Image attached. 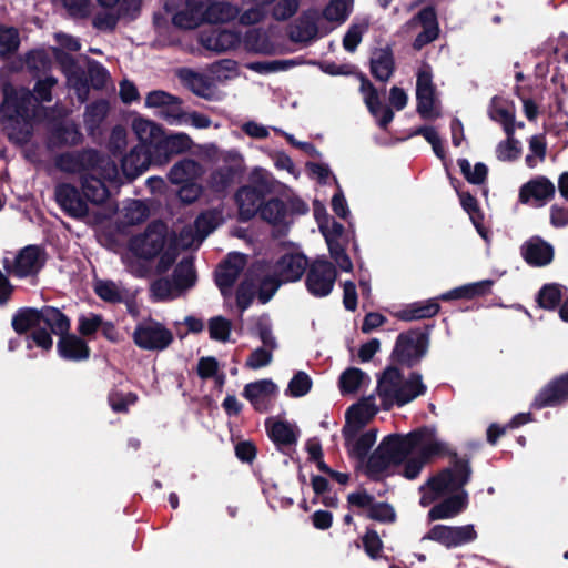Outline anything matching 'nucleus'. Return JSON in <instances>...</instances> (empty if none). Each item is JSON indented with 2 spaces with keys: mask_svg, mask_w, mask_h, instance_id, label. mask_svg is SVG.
I'll return each instance as SVG.
<instances>
[{
  "mask_svg": "<svg viewBox=\"0 0 568 568\" xmlns=\"http://www.w3.org/2000/svg\"><path fill=\"white\" fill-rule=\"evenodd\" d=\"M58 84L53 75L39 79L33 90L27 87L16 88L6 82L0 90L3 97L0 103V121L8 139L17 144H27L33 135V101L37 103L51 102L52 89Z\"/></svg>",
  "mask_w": 568,
  "mask_h": 568,
  "instance_id": "obj_1",
  "label": "nucleus"
},
{
  "mask_svg": "<svg viewBox=\"0 0 568 568\" xmlns=\"http://www.w3.org/2000/svg\"><path fill=\"white\" fill-rule=\"evenodd\" d=\"M420 443L415 450L429 463L434 457L449 456L450 465L443 468L427 480V486L436 497L445 496L447 491H455L465 487L471 478L473 469L470 458L467 455L458 456L456 452L448 449L443 442L436 440V429L430 426H420L412 432H420Z\"/></svg>",
  "mask_w": 568,
  "mask_h": 568,
  "instance_id": "obj_2",
  "label": "nucleus"
},
{
  "mask_svg": "<svg viewBox=\"0 0 568 568\" xmlns=\"http://www.w3.org/2000/svg\"><path fill=\"white\" fill-rule=\"evenodd\" d=\"M11 326L18 335L27 334L33 329L29 337L43 351L53 346L52 335L62 336L71 329V320L60 308L43 305L37 307H21L12 316Z\"/></svg>",
  "mask_w": 568,
  "mask_h": 568,
  "instance_id": "obj_3",
  "label": "nucleus"
},
{
  "mask_svg": "<svg viewBox=\"0 0 568 568\" xmlns=\"http://www.w3.org/2000/svg\"><path fill=\"white\" fill-rule=\"evenodd\" d=\"M132 129L139 141L148 144L154 165L169 163L173 156L187 152L193 145L189 134L166 133L162 125L143 118L134 119Z\"/></svg>",
  "mask_w": 568,
  "mask_h": 568,
  "instance_id": "obj_4",
  "label": "nucleus"
},
{
  "mask_svg": "<svg viewBox=\"0 0 568 568\" xmlns=\"http://www.w3.org/2000/svg\"><path fill=\"white\" fill-rule=\"evenodd\" d=\"M422 436V430L385 436L367 459L366 476L373 481H379L390 466L402 465L415 452Z\"/></svg>",
  "mask_w": 568,
  "mask_h": 568,
  "instance_id": "obj_5",
  "label": "nucleus"
},
{
  "mask_svg": "<svg viewBox=\"0 0 568 568\" xmlns=\"http://www.w3.org/2000/svg\"><path fill=\"white\" fill-rule=\"evenodd\" d=\"M426 392L420 373L412 372L404 381L403 373L394 365L387 366L377 379V393L384 409H390L394 405L403 407Z\"/></svg>",
  "mask_w": 568,
  "mask_h": 568,
  "instance_id": "obj_6",
  "label": "nucleus"
},
{
  "mask_svg": "<svg viewBox=\"0 0 568 568\" xmlns=\"http://www.w3.org/2000/svg\"><path fill=\"white\" fill-rule=\"evenodd\" d=\"M240 16V9L226 1L213 0H185V10L173 14V24L184 29L192 30L201 23H225L236 19Z\"/></svg>",
  "mask_w": 568,
  "mask_h": 568,
  "instance_id": "obj_7",
  "label": "nucleus"
},
{
  "mask_svg": "<svg viewBox=\"0 0 568 568\" xmlns=\"http://www.w3.org/2000/svg\"><path fill=\"white\" fill-rule=\"evenodd\" d=\"M55 166L65 173L99 174L102 178L115 179L118 176L116 163L103 152L87 148L68 151L55 158Z\"/></svg>",
  "mask_w": 568,
  "mask_h": 568,
  "instance_id": "obj_8",
  "label": "nucleus"
},
{
  "mask_svg": "<svg viewBox=\"0 0 568 568\" xmlns=\"http://www.w3.org/2000/svg\"><path fill=\"white\" fill-rule=\"evenodd\" d=\"M434 325L412 328L400 333L392 352V359L399 365L412 368L419 364L429 347V335Z\"/></svg>",
  "mask_w": 568,
  "mask_h": 568,
  "instance_id": "obj_9",
  "label": "nucleus"
},
{
  "mask_svg": "<svg viewBox=\"0 0 568 568\" xmlns=\"http://www.w3.org/2000/svg\"><path fill=\"white\" fill-rule=\"evenodd\" d=\"M273 191V183L263 176L253 179L250 184L241 186L234 194V201L239 207V220L248 222L257 213L264 203L266 195Z\"/></svg>",
  "mask_w": 568,
  "mask_h": 568,
  "instance_id": "obj_10",
  "label": "nucleus"
},
{
  "mask_svg": "<svg viewBox=\"0 0 568 568\" xmlns=\"http://www.w3.org/2000/svg\"><path fill=\"white\" fill-rule=\"evenodd\" d=\"M166 234L168 226L163 221H152L143 233L130 239V250L136 257L151 261L163 251L166 243Z\"/></svg>",
  "mask_w": 568,
  "mask_h": 568,
  "instance_id": "obj_11",
  "label": "nucleus"
},
{
  "mask_svg": "<svg viewBox=\"0 0 568 568\" xmlns=\"http://www.w3.org/2000/svg\"><path fill=\"white\" fill-rule=\"evenodd\" d=\"M132 339L141 349L164 351L173 343L174 336L162 323L149 318L135 326Z\"/></svg>",
  "mask_w": 568,
  "mask_h": 568,
  "instance_id": "obj_12",
  "label": "nucleus"
},
{
  "mask_svg": "<svg viewBox=\"0 0 568 568\" xmlns=\"http://www.w3.org/2000/svg\"><path fill=\"white\" fill-rule=\"evenodd\" d=\"M337 271L326 257L315 258L307 267L305 286L315 297H325L333 291Z\"/></svg>",
  "mask_w": 568,
  "mask_h": 568,
  "instance_id": "obj_13",
  "label": "nucleus"
},
{
  "mask_svg": "<svg viewBox=\"0 0 568 568\" xmlns=\"http://www.w3.org/2000/svg\"><path fill=\"white\" fill-rule=\"evenodd\" d=\"M45 252L38 245L21 248L13 260L6 257L3 268L9 275L26 278L37 275L44 266Z\"/></svg>",
  "mask_w": 568,
  "mask_h": 568,
  "instance_id": "obj_14",
  "label": "nucleus"
},
{
  "mask_svg": "<svg viewBox=\"0 0 568 568\" xmlns=\"http://www.w3.org/2000/svg\"><path fill=\"white\" fill-rule=\"evenodd\" d=\"M477 538V531L474 525L465 526H446L435 525L425 535L424 539L438 542L447 549L456 548L469 542Z\"/></svg>",
  "mask_w": 568,
  "mask_h": 568,
  "instance_id": "obj_15",
  "label": "nucleus"
},
{
  "mask_svg": "<svg viewBox=\"0 0 568 568\" xmlns=\"http://www.w3.org/2000/svg\"><path fill=\"white\" fill-rule=\"evenodd\" d=\"M347 503L357 508H366L368 519L382 523L393 524L397 519L394 507L386 501H376L375 497L366 490L351 493L347 496Z\"/></svg>",
  "mask_w": 568,
  "mask_h": 568,
  "instance_id": "obj_16",
  "label": "nucleus"
},
{
  "mask_svg": "<svg viewBox=\"0 0 568 568\" xmlns=\"http://www.w3.org/2000/svg\"><path fill=\"white\" fill-rule=\"evenodd\" d=\"M568 402V371L550 379L535 396L531 408L540 410L558 407Z\"/></svg>",
  "mask_w": 568,
  "mask_h": 568,
  "instance_id": "obj_17",
  "label": "nucleus"
},
{
  "mask_svg": "<svg viewBox=\"0 0 568 568\" xmlns=\"http://www.w3.org/2000/svg\"><path fill=\"white\" fill-rule=\"evenodd\" d=\"M54 199L60 209L70 217L83 219L89 214V207L83 195L71 183H60L55 186Z\"/></svg>",
  "mask_w": 568,
  "mask_h": 568,
  "instance_id": "obj_18",
  "label": "nucleus"
},
{
  "mask_svg": "<svg viewBox=\"0 0 568 568\" xmlns=\"http://www.w3.org/2000/svg\"><path fill=\"white\" fill-rule=\"evenodd\" d=\"M520 254L529 266L544 267L554 261L555 250L549 242L535 235L521 244Z\"/></svg>",
  "mask_w": 568,
  "mask_h": 568,
  "instance_id": "obj_19",
  "label": "nucleus"
},
{
  "mask_svg": "<svg viewBox=\"0 0 568 568\" xmlns=\"http://www.w3.org/2000/svg\"><path fill=\"white\" fill-rule=\"evenodd\" d=\"M246 264L244 254L230 253L215 270L214 280L222 294L233 287Z\"/></svg>",
  "mask_w": 568,
  "mask_h": 568,
  "instance_id": "obj_20",
  "label": "nucleus"
},
{
  "mask_svg": "<svg viewBox=\"0 0 568 568\" xmlns=\"http://www.w3.org/2000/svg\"><path fill=\"white\" fill-rule=\"evenodd\" d=\"M308 265V258L305 254L290 252L280 256L274 265V272L283 283H293L302 278Z\"/></svg>",
  "mask_w": 568,
  "mask_h": 568,
  "instance_id": "obj_21",
  "label": "nucleus"
},
{
  "mask_svg": "<svg viewBox=\"0 0 568 568\" xmlns=\"http://www.w3.org/2000/svg\"><path fill=\"white\" fill-rule=\"evenodd\" d=\"M415 22L423 26V31L419 32L413 41V48L419 51L428 43L435 41L439 36L440 30L435 8L433 6L423 8L408 23L413 24Z\"/></svg>",
  "mask_w": 568,
  "mask_h": 568,
  "instance_id": "obj_22",
  "label": "nucleus"
},
{
  "mask_svg": "<svg viewBox=\"0 0 568 568\" xmlns=\"http://www.w3.org/2000/svg\"><path fill=\"white\" fill-rule=\"evenodd\" d=\"M436 87L433 83V74L428 70H419L416 80L417 113L423 119H432L435 104Z\"/></svg>",
  "mask_w": 568,
  "mask_h": 568,
  "instance_id": "obj_23",
  "label": "nucleus"
},
{
  "mask_svg": "<svg viewBox=\"0 0 568 568\" xmlns=\"http://www.w3.org/2000/svg\"><path fill=\"white\" fill-rule=\"evenodd\" d=\"M452 494L440 503L434 505L428 511L429 520H440L454 518L463 513L468 506V493L462 487L455 491H447Z\"/></svg>",
  "mask_w": 568,
  "mask_h": 568,
  "instance_id": "obj_24",
  "label": "nucleus"
},
{
  "mask_svg": "<svg viewBox=\"0 0 568 568\" xmlns=\"http://www.w3.org/2000/svg\"><path fill=\"white\" fill-rule=\"evenodd\" d=\"M154 165L148 144L139 141V144L130 150L121 160V169L123 174L133 180Z\"/></svg>",
  "mask_w": 568,
  "mask_h": 568,
  "instance_id": "obj_25",
  "label": "nucleus"
},
{
  "mask_svg": "<svg viewBox=\"0 0 568 568\" xmlns=\"http://www.w3.org/2000/svg\"><path fill=\"white\" fill-rule=\"evenodd\" d=\"M57 352L62 359L70 362H83L91 355L87 341L70 331L59 337Z\"/></svg>",
  "mask_w": 568,
  "mask_h": 568,
  "instance_id": "obj_26",
  "label": "nucleus"
},
{
  "mask_svg": "<svg viewBox=\"0 0 568 568\" xmlns=\"http://www.w3.org/2000/svg\"><path fill=\"white\" fill-rule=\"evenodd\" d=\"M317 12L306 10L288 26L287 36L292 42L305 43L314 40L318 33Z\"/></svg>",
  "mask_w": 568,
  "mask_h": 568,
  "instance_id": "obj_27",
  "label": "nucleus"
},
{
  "mask_svg": "<svg viewBox=\"0 0 568 568\" xmlns=\"http://www.w3.org/2000/svg\"><path fill=\"white\" fill-rule=\"evenodd\" d=\"M181 104L182 100L179 97L162 90L151 91L145 98V105L149 108H163L161 114L171 123L183 116Z\"/></svg>",
  "mask_w": 568,
  "mask_h": 568,
  "instance_id": "obj_28",
  "label": "nucleus"
},
{
  "mask_svg": "<svg viewBox=\"0 0 568 568\" xmlns=\"http://www.w3.org/2000/svg\"><path fill=\"white\" fill-rule=\"evenodd\" d=\"M48 140L54 148L75 146L83 142V134L73 121H59L50 128Z\"/></svg>",
  "mask_w": 568,
  "mask_h": 568,
  "instance_id": "obj_29",
  "label": "nucleus"
},
{
  "mask_svg": "<svg viewBox=\"0 0 568 568\" xmlns=\"http://www.w3.org/2000/svg\"><path fill=\"white\" fill-rule=\"evenodd\" d=\"M265 427L270 439L280 452L288 454V450L294 449L298 439V433L288 422L276 420L270 424L267 420Z\"/></svg>",
  "mask_w": 568,
  "mask_h": 568,
  "instance_id": "obj_30",
  "label": "nucleus"
},
{
  "mask_svg": "<svg viewBox=\"0 0 568 568\" xmlns=\"http://www.w3.org/2000/svg\"><path fill=\"white\" fill-rule=\"evenodd\" d=\"M556 193L554 183L546 176H538L525 183L519 190V201L524 204L531 199L540 202L542 205L546 201L552 199Z\"/></svg>",
  "mask_w": 568,
  "mask_h": 568,
  "instance_id": "obj_31",
  "label": "nucleus"
},
{
  "mask_svg": "<svg viewBox=\"0 0 568 568\" xmlns=\"http://www.w3.org/2000/svg\"><path fill=\"white\" fill-rule=\"evenodd\" d=\"M113 180L114 179L102 178L97 173L81 175V189L84 200L95 205L105 203L110 196V191L105 182Z\"/></svg>",
  "mask_w": 568,
  "mask_h": 568,
  "instance_id": "obj_32",
  "label": "nucleus"
},
{
  "mask_svg": "<svg viewBox=\"0 0 568 568\" xmlns=\"http://www.w3.org/2000/svg\"><path fill=\"white\" fill-rule=\"evenodd\" d=\"M371 73L381 82H387L395 72V58L390 45L385 48L375 49L372 54L371 61Z\"/></svg>",
  "mask_w": 568,
  "mask_h": 568,
  "instance_id": "obj_33",
  "label": "nucleus"
},
{
  "mask_svg": "<svg viewBox=\"0 0 568 568\" xmlns=\"http://www.w3.org/2000/svg\"><path fill=\"white\" fill-rule=\"evenodd\" d=\"M251 267H258L256 275H254L257 300L261 304H266L272 300L283 282L275 272L274 274H266L264 263L257 262L252 264Z\"/></svg>",
  "mask_w": 568,
  "mask_h": 568,
  "instance_id": "obj_34",
  "label": "nucleus"
},
{
  "mask_svg": "<svg viewBox=\"0 0 568 568\" xmlns=\"http://www.w3.org/2000/svg\"><path fill=\"white\" fill-rule=\"evenodd\" d=\"M494 284L495 282L493 280H483L468 283L440 294L439 300L443 302H448L453 300H473L476 297L486 296L491 293Z\"/></svg>",
  "mask_w": 568,
  "mask_h": 568,
  "instance_id": "obj_35",
  "label": "nucleus"
},
{
  "mask_svg": "<svg viewBox=\"0 0 568 568\" xmlns=\"http://www.w3.org/2000/svg\"><path fill=\"white\" fill-rule=\"evenodd\" d=\"M438 301H440L439 296L422 302L410 303L403 310L398 311L396 316L398 320L404 322L432 318L436 316L440 311Z\"/></svg>",
  "mask_w": 568,
  "mask_h": 568,
  "instance_id": "obj_36",
  "label": "nucleus"
},
{
  "mask_svg": "<svg viewBox=\"0 0 568 568\" xmlns=\"http://www.w3.org/2000/svg\"><path fill=\"white\" fill-rule=\"evenodd\" d=\"M201 175V164L194 159L183 158L171 168L168 179L172 184L180 185L196 181Z\"/></svg>",
  "mask_w": 568,
  "mask_h": 568,
  "instance_id": "obj_37",
  "label": "nucleus"
},
{
  "mask_svg": "<svg viewBox=\"0 0 568 568\" xmlns=\"http://www.w3.org/2000/svg\"><path fill=\"white\" fill-rule=\"evenodd\" d=\"M201 42L209 50L225 52L239 45L240 36L231 30H215L207 36H202Z\"/></svg>",
  "mask_w": 568,
  "mask_h": 568,
  "instance_id": "obj_38",
  "label": "nucleus"
},
{
  "mask_svg": "<svg viewBox=\"0 0 568 568\" xmlns=\"http://www.w3.org/2000/svg\"><path fill=\"white\" fill-rule=\"evenodd\" d=\"M260 217L274 226L290 224L287 220V203L277 196L264 200L261 207Z\"/></svg>",
  "mask_w": 568,
  "mask_h": 568,
  "instance_id": "obj_39",
  "label": "nucleus"
},
{
  "mask_svg": "<svg viewBox=\"0 0 568 568\" xmlns=\"http://www.w3.org/2000/svg\"><path fill=\"white\" fill-rule=\"evenodd\" d=\"M277 393V386L272 379H260L244 386L245 397L255 410H261V398L273 396Z\"/></svg>",
  "mask_w": 568,
  "mask_h": 568,
  "instance_id": "obj_40",
  "label": "nucleus"
},
{
  "mask_svg": "<svg viewBox=\"0 0 568 568\" xmlns=\"http://www.w3.org/2000/svg\"><path fill=\"white\" fill-rule=\"evenodd\" d=\"M256 270L258 267H250L242 282L239 284L235 293L236 306L241 313L246 311L253 303L256 294V281H254V275H256Z\"/></svg>",
  "mask_w": 568,
  "mask_h": 568,
  "instance_id": "obj_41",
  "label": "nucleus"
},
{
  "mask_svg": "<svg viewBox=\"0 0 568 568\" xmlns=\"http://www.w3.org/2000/svg\"><path fill=\"white\" fill-rule=\"evenodd\" d=\"M172 281L176 290H187L194 286L196 282V271L192 256H184L176 264L172 274Z\"/></svg>",
  "mask_w": 568,
  "mask_h": 568,
  "instance_id": "obj_42",
  "label": "nucleus"
},
{
  "mask_svg": "<svg viewBox=\"0 0 568 568\" xmlns=\"http://www.w3.org/2000/svg\"><path fill=\"white\" fill-rule=\"evenodd\" d=\"M109 112V102L106 100H97L85 106L84 125L89 133H93L105 119Z\"/></svg>",
  "mask_w": 568,
  "mask_h": 568,
  "instance_id": "obj_43",
  "label": "nucleus"
},
{
  "mask_svg": "<svg viewBox=\"0 0 568 568\" xmlns=\"http://www.w3.org/2000/svg\"><path fill=\"white\" fill-rule=\"evenodd\" d=\"M561 285L558 283H547L541 286L536 296V302L540 308L555 311L562 300Z\"/></svg>",
  "mask_w": 568,
  "mask_h": 568,
  "instance_id": "obj_44",
  "label": "nucleus"
},
{
  "mask_svg": "<svg viewBox=\"0 0 568 568\" xmlns=\"http://www.w3.org/2000/svg\"><path fill=\"white\" fill-rule=\"evenodd\" d=\"M377 438V430L376 429H368L364 434H362L359 437H356L349 446H345L348 455L351 457H354L361 462H363L371 448L374 446Z\"/></svg>",
  "mask_w": 568,
  "mask_h": 568,
  "instance_id": "obj_45",
  "label": "nucleus"
},
{
  "mask_svg": "<svg viewBox=\"0 0 568 568\" xmlns=\"http://www.w3.org/2000/svg\"><path fill=\"white\" fill-rule=\"evenodd\" d=\"M237 174L239 170L235 166H221L211 173L210 187L216 193L225 192L234 183Z\"/></svg>",
  "mask_w": 568,
  "mask_h": 568,
  "instance_id": "obj_46",
  "label": "nucleus"
},
{
  "mask_svg": "<svg viewBox=\"0 0 568 568\" xmlns=\"http://www.w3.org/2000/svg\"><path fill=\"white\" fill-rule=\"evenodd\" d=\"M367 375L357 367L346 368L338 378V387L342 395L356 393Z\"/></svg>",
  "mask_w": 568,
  "mask_h": 568,
  "instance_id": "obj_47",
  "label": "nucleus"
},
{
  "mask_svg": "<svg viewBox=\"0 0 568 568\" xmlns=\"http://www.w3.org/2000/svg\"><path fill=\"white\" fill-rule=\"evenodd\" d=\"M19 47L20 37L18 29L0 24V59H8L19 50Z\"/></svg>",
  "mask_w": 568,
  "mask_h": 568,
  "instance_id": "obj_48",
  "label": "nucleus"
},
{
  "mask_svg": "<svg viewBox=\"0 0 568 568\" xmlns=\"http://www.w3.org/2000/svg\"><path fill=\"white\" fill-rule=\"evenodd\" d=\"M111 11L99 12L94 16L92 24L95 29L101 31L112 32L115 30L118 22L121 18L131 17L135 18L138 13H121L119 8H109Z\"/></svg>",
  "mask_w": 568,
  "mask_h": 568,
  "instance_id": "obj_49",
  "label": "nucleus"
},
{
  "mask_svg": "<svg viewBox=\"0 0 568 568\" xmlns=\"http://www.w3.org/2000/svg\"><path fill=\"white\" fill-rule=\"evenodd\" d=\"M179 78L195 95L201 98L207 97L206 91L210 84L203 74L184 68L179 71Z\"/></svg>",
  "mask_w": 568,
  "mask_h": 568,
  "instance_id": "obj_50",
  "label": "nucleus"
},
{
  "mask_svg": "<svg viewBox=\"0 0 568 568\" xmlns=\"http://www.w3.org/2000/svg\"><path fill=\"white\" fill-rule=\"evenodd\" d=\"M457 164L462 174L470 184L479 185L485 183L488 176V168L483 162H477L471 170L470 163L467 159L462 158L457 160Z\"/></svg>",
  "mask_w": 568,
  "mask_h": 568,
  "instance_id": "obj_51",
  "label": "nucleus"
},
{
  "mask_svg": "<svg viewBox=\"0 0 568 568\" xmlns=\"http://www.w3.org/2000/svg\"><path fill=\"white\" fill-rule=\"evenodd\" d=\"M251 333L252 335L257 336L261 339L263 347L270 349L277 348V342L276 338L273 336L272 324L267 315H262L255 321V324L252 327Z\"/></svg>",
  "mask_w": 568,
  "mask_h": 568,
  "instance_id": "obj_52",
  "label": "nucleus"
},
{
  "mask_svg": "<svg viewBox=\"0 0 568 568\" xmlns=\"http://www.w3.org/2000/svg\"><path fill=\"white\" fill-rule=\"evenodd\" d=\"M138 399V395L133 392L123 393L118 389H112L108 395V404L116 414L129 413V406L134 405Z\"/></svg>",
  "mask_w": 568,
  "mask_h": 568,
  "instance_id": "obj_53",
  "label": "nucleus"
},
{
  "mask_svg": "<svg viewBox=\"0 0 568 568\" xmlns=\"http://www.w3.org/2000/svg\"><path fill=\"white\" fill-rule=\"evenodd\" d=\"M326 244L329 251L331 257L335 261V263L339 266V268L344 272H349L353 270V263L346 253L344 245L336 239L329 237L326 235Z\"/></svg>",
  "mask_w": 568,
  "mask_h": 568,
  "instance_id": "obj_54",
  "label": "nucleus"
},
{
  "mask_svg": "<svg viewBox=\"0 0 568 568\" xmlns=\"http://www.w3.org/2000/svg\"><path fill=\"white\" fill-rule=\"evenodd\" d=\"M87 75L90 88H93L94 90L104 89L108 80L110 79V73L106 70V68L103 67L100 62L92 59L88 60Z\"/></svg>",
  "mask_w": 568,
  "mask_h": 568,
  "instance_id": "obj_55",
  "label": "nucleus"
},
{
  "mask_svg": "<svg viewBox=\"0 0 568 568\" xmlns=\"http://www.w3.org/2000/svg\"><path fill=\"white\" fill-rule=\"evenodd\" d=\"M103 324V317L100 314L89 313L80 315L78 318V333L82 338H92Z\"/></svg>",
  "mask_w": 568,
  "mask_h": 568,
  "instance_id": "obj_56",
  "label": "nucleus"
},
{
  "mask_svg": "<svg viewBox=\"0 0 568 568\" xmlns=\"http://www.w3.org/2000/svg\"><path fill=\"white\" fill-rule=\"evenodd\" d=\"M521 143L517 139H506L496 146V156L503 162H513L521 155Z\"/></svg>",
  "mask_w": 568,
  "mask_h": 568,
  "instance_id": "obj_57",
  "label": "nucleus"
},
{
  "mask_svg": "<svg viewBox=\"0 0 568 568\" xmlns=\"http://www.w3.org/2000/svg\"><path fill=\"white\" fill-rule=\"evenodd\" d=\"M232 323L223 316H214L209 321L210 338L225 343L230 339Z\"/></svg>",
  "mask_w": 568,
  "mask_h": 568,
  "instance_id": "obj_58",
  "label": "nucleus"
},
{
  "mask_svg": "<svg viewBox=\"0 0 568 568\" xmlns=\"http://www.w3.org/2000/svg\"><path fill=\"white\" fill-rule=\"evenodd\" d=\"M349 10L346 0H331L323 10V17L329 22L343 23L347 20Z\"/></svg>",
  "mask_w": 568,
  "mask_h": 568,
  "instance_id": "obj_59",
  "label": "nucleus"
},
{
  "mask_svg": "<svg viewBox=\"0 0 568 568\" xmlns=\"http://www.w3.org/2000/svg\"><path fill=\"white\" fill-rule=\"evenodd\" d=\"M68 81L71 82L72 88L75 91L77 98L81 103H84L89 99L90 84L87 72L82 68L78 69L72 74L68 75Z\"/></svg>",
  "mask_w": 568,
  "mask_h": 568,
  "instance_id": "obj_60",
  "label": "nucleus"
},
{
  "mask_svg": "<svg viewBox=\"0 0 568 568\" xmlns=\"http://www.w3.org/2000/svg\"><path fill=\"white\" fill-rule=\"evenodd\" d=\"M149 207L140 200H133L124 209V219L130 225H139L149 217Z\"/></svg>",
  "mask_w": 568,
  "mask_h": 568,
  "instance_id": "obj_61",
  "label": "nucleus"
},
{
  "mask_svg": "<svg viewBox=\"0 0 568 568\" xmlns=\"http://www.w3.org/2000/svg\"><path fill=\"white\" fill-rule=\"evenodd\" d=\"M313 382L308 374L303 371L294 374L292 379L288 383L287 393L292 397H303L305 396L312 388Z\"/></svg>",
  "mask_w": 568,
  "mask_h": 568,
  "instance_id": "obj_62",
  "label": "nucleus"
},
{
  "mask_svg": "<svg viewBox=\"0 0 568 568\" xmlns=\"http://www.w3.org/2000/svg\"><path fill=\"white\" fill-rule=\"evenodd\" d=\"M362 541L364 550L369 558L377 559L381 557V552L383 550V541L374 528H366V532L362 537Z\"/></svg>",
  "mask_w": 568,
  "mask_h": 568,
  "instance_id": "obj_63",
  "label": "nucleus"
},
{
  "mask_svg": "<svg viewBox=\"0 0 568 568\" xmlns=\"http://www.w3.org/2000/svg\"><path fill=\"white\" fill-rule=\"evenodd\" d=\"M95 294L108 303H121L122 294L112 281H99L94 287Z\"/></svg>",
  "mask_w": 568,
  "mask_h": 568,
  "instance_id": "obj_64",
  "label": "nucleus"
}]
</instances>
